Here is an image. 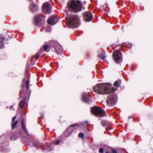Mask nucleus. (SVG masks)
<instances>
[{
	"label": "nucleus",
	"mask_w": 153,
	"mask_h": 153,
	"mask_svg": "<svg viewBox=\"0 0 153 153\" xmlns=\"http://www.w3.org/2000/svg\"><path fill=\"white\" fill-rule=\"evenodd\" d=\"M26 100V98L25 97L23 99V100L20 101L19 103V105L20 108H23L25 105Z\"/></svg>",
	"instance_id": "15"
},
{
	"label": "nucleus",
	"mask_w": 153,
	"mask_h": 153,
	"mask_svg": "<svg viewBox=\"0 0 153 153\" xmlns=\"http://www.w3.org/2000/svg\"><path fill=\"white\" fill-rule=\"evenodd\" d=\"M127 153H128V152Z\"/></svg>",
	"instance_id": "44"
},
{
	"label": "nucleus",
	"mask_w": 153,
	"mask_h": 153,
	"mask_svg": "<svg viewBox=\"0 0 153 153\" xmlns=\"http://www.w3.org/2000/svg\"><path fill=\"white\" fill-rule=\"evenodd\" d=\"M94 91L100 94H107L115 91L110 83H100L97 85L94 88Z\"/></svg>",
	"instance_id": "1"
},
{
	"label": "nucleus",
	"mask_w": 153,
	"mask_h": 153,
	"mask_svg": "<svg viewBox=\"0 0 153 153\" xmlns=\"http://www.w3.org/2000/svg\"><path fill=\"white\" fill-rule=\"evenodd\" d=\"M48 14L51 13L52 11V7L50 4L48 3Z\"/></svg>",
	"instance_id": "21"
},
{
	"label": "nucleus",
	"mask_w": 153,
	"mask_h": 153,
	"mask_svg": "<svg viewBox=\"0 0 153 153\" xmlns=\"http://www.w3.org/2000/svg\"><path fill=\"white\" fill-rule=\"evenodd\" d=\"M42 48L45 51L47 52L48 49V45H46L43 46Z\"/></svg>",
	"instance_id": "22"
},
{
	"label": "nucleus",
	"mask_w": 153,
	"mask_h": 153,
	"mask_svg": "<svg viewBox=\"0 0 153 153\" xmlns=\"http://www.w3.org/2000/svg\"><path fill=\"white\" fill-rule=\"evenodd\" d=\"M0 39H1V40H4V37H1Z\"/></svg>",
	"instance_id": "35"
},
{
	"label": "nucleus",
	"mask_w": 153,
	"mask_h": 153,
	"mask_svg": "<svg viewBox=\"0 0 153 153\" xmlns=\"http://www.w3.org/2000/svg\"><path fill=\"white\" fill-rule=\"evenodd\" d=\"M99 152L100 153H103L104 152L103 149L102 148H100L99 149Z\"/></svg>",
	"instance_id": "26"
},
{
	"label": "nucleus",
	"mask_w": 153,
	"mask_h": 153,
	"mask_svg": "<svg viewBox=\"0 0 153 153\" xmlns=\"http://www.w3.org/2000/svg\"><path fill=\"white\" fill-rule=\"evenodd\" d=\"M10 109H13V110H14V109L13 108V105H11V106H10Z\"/></svg>",
	"instance_id": "36"
},
{
	"label": "nucleus",
	"mask_w": 153,
	"mask_h": 153,
	"mask_svg": "<svg viewBox=\"0 0 153 153\" xmlns=\"http://www.w3.org/2000/svg\"><path fill=\"white\" fill-rule=\"evenodd\" d=\"M121 83V81L120 80L116 81L114 83V85L117 87H119Z\"/></svg>",
	"instance_id": "20"
},
{
	"label": "nucleus",
	"mask_w": 153,
	"mask_h": 153,
	"mask_svg": "<svg viewBox=\"0 0 153 153\" xmlns=\"http://www.w3.org/2000/svg\"><path fill=\"white\" fill-rule=\"evenodd\" d=\"M82 100L84 102L87 103H90L92 102L89 98V95L85 93H82Z\"/></svg>",
	"instance_id": "9"
},
{
	"label": "nucleus",
	"mask_w": 153,
	"mask_h": 153,
	"mask_svg": "<svg viewBox=\"0 0 153 153\" xmlns=\"http://www.w3.org/2000/svg\"><path fill=\"white\" fill-rule=\"evenodd\" d=\"M16 116H15L13 117V118L12 119V121L13 122L14 121V120H16Z\"/></svg>",
	"instance_id": "30"
},
{
	"label": "nucleus",
	"mask_w": 153,
	"mask_h": 153,
	"mask_svg": "<svg viewBox=\"0 0 153 153\" xmlns=\"http://www.w3.org/2000/svg\"><path fill=\"white\" fill-rule=\"evenodd\" d=\"M79 126L78 125L74 124L70 126L67 130L68 133H70L73 130L76 129H78L79 128Z\"/></svg>",
	"instance_id": "13"
},
{
	"label": "nucleus",
	"mask_w": 153,
	"mask_h": 153,
	"mask_svg": "<svg viewBox=\"0 0 153 153\" xmlns=\"http://www.w3.org/2000/svg\"><path fill=\"white\" fill-rule=\"evenodd\" d=\"M26 88L27 90V91L29 88V85H26Z\"/></svg>",
	"instance_id": "34"
},
{
	"label": "nucleus",
	"mask_w": 153,
	"mask_h": 153,
	"mask_svg": "<svg viewBox=\"0 0 153 153\" xmlns=\"http://www.w3.org/2000/svg\"><path fill=\"white\" fill-rule=\"evenodd\" d=\"M40 51H39L38 53H36V55L34 56L35 58L37 59L38 57L40 56Z\"/></svg>",
	"instance_id": "24"
},
{
	"label": "nucleus",
	"mask_w": 153,
	"mask_h": 153,
	"mask_svg": "<svg viewBox=\"0 0 153 153\" xmlns=\"http://www.w3.org/2000/svg\"><path fill=\"white\" fill-rule=\"evenodd\" d=\"M29 8L32 12H36L38 9V6L33 2H31Z\"/></svg>",
	"instance_id": "11"
},
{
	"label": "nucleus",
	"mask_w": 153,
	"mask_h": 153,
	"mask_svg": "<svg viewBox=\"0 0 153 153\" xmlns=\"http://www.w3.org/2000/svg\"><path fill=\"white\" fill-rule=\"evenodd\" d=\"M18 120H17L16 121H13L11 123V126L12 127V129L13 130L14 129V128H15L16 126V125L18 124Z\"/></svg>",
	"instance_id": "19"
},
{
	"label": "nucleus",
	"mask_w": 153,
	"mask_h": 153,
	"mask_svg": "<svg viewBox=\"0 0 153 153\" xmlns=\"http://www.w3.org/2000/svg\"><path fill=\"white\" fill-rule=\"evenodd\" d=\"M79 137L81 138H83L84 137V134L82 132H80L78 135Z\"/></svg>",
	"instance_id": "23"
},
{
	"label": "nucleus",
	"mask_w": 153,
	"mask_h": 153,
	"mask_svg": "<svg viewBox=\"0 0 153 153\" xmlns=\"http://www.w3.org/2000/svg\"><path fill=\"white\" fill-rule=\"evenodd\" d=\"M97 57H98L101 58L102 59H103L104 61H106H106V60H105V59L106 57L104 55V53H102V52H101V53L100 54H99Z\"/></svg>",
	"instance_id": "18"
},
{
	"label": "nucleus",
	"mask_w": 153,
	"mask_h": 153,
	"mask_svg": "<svg viewBox=\"0 0 153 153\" xmlns=\"http://www.w3.org/2000/svg\"><path fill=\"white\" fill-rule=\"evenodd\" d=\"M30 93H29V95H30Z\"/></svg>",
	"instance_id": "42"
},
{
	"label": "nucleus",
	"mask_w": 153,
	"mask_h": 153,
	"mask_svg": "<svg viewBox=\"0 0 153 153\" xmlns=\"http://www.w3.org/2000/svg\"><path fill=\"white\" fill-rule=\"evenodd\" d=\"M30 0V1H31L32 0Z\"/></svg>",
	"instance_id": "43"
},
{
	"label": "nucleus",
	"mask_w": 153,
	"mask_h": 153,
	"mask_svg": "<svg viewBox=\"0 0 153 153\" xmlns=\"http://www.w3.org/2000/svg\"><path fill=\"white\" fill-rule=\"evenodd\" d=\"M113 55L114 61L117 63H119L122 62V55L119 51L117 50L113 52Z\"/></svg>",
	"instance_id": "6"
},
{
	"label": "nucleus",
	"mask_w": 153,
	"mask_h": 153,
	"mask_svg": "<svg viewBox=\"0 0 153 153\" xmlns=\"http://www.w3.org/2000/svg\"><path fill=\"white\" fill-rule=\"evenodd\" d=\"M4 47V44L3 43H2V44L0 45V48L1 49L3 47Z\"/></svg>",
	"instance_id": "29"
},
{
	"label": "nucleus",
	"mask_w": 153,
	"mask_h": 153,
	"mask_svg": "<svg viewBox=\"0 0 153 153\" xmlns=\"http://www.w3.org/2000/svg\"><path fill=\"white\" fill-rule=\"evenodd\" d=\"M108 128H109V129H111V128L110 127H109Z\"/></svg>",
	"instance_id": "40"
},
{
	"label": "nucleus",
	"mask_w": 153,
	"mask_h": 153,
	"mask_svg": "<svg viewBox=\"0 0 153 153\" xmlns=\"http://www.w3.org/2000/svg\"><path fill=\"white\" fill-rule=\"evenodd\" d=\"M47 22L48 23V19L47 20Z\"/></svg>",
	"instance_id": "41"
},
{
	"label": "nucleus",
	"mask_w": 153,
	"mask_h": 153,
	"mask_svg": "<svg viewBox=\"0 0 153 153\" xmlns=\"http://www.w3.org/2000/svg\"><path fill=\"white\" fill-rule=\"evenodd\" d=\"M91 111L92 113L96 116L103 117L105 115L104 111L100 107H93L91 108Z\"/></svg>",
	"instance_id": "5"
},
{
	"label": "nucleus",
	"mask_w": 153,
	"mask_h": 153,
	"mask_svg": "<svg viewBox=\"0 0 153 153\" xmlns=\"http://www.w3.org/2000/svg\"><path fill=\"white\" fill-rule=\"evenodd\" d=\"M125 43H123V44H120V45H119L120 46V45H121V46H123V45L125 44Z\"/></svg>",
	"instance_id": "38"
},
{
	"label": "nucleus",
	"mask_w": 153,
	"mask_h": 153,
	"mask_svg": "<svg viewBox=\"0 0 153 153\" xmlns=\"http://www.w3.org/2000/svg\"><path fill=\"white\" fill-rule=\"evenodd\" d=\"M111 153L106 152V153H117L116 151L114 149H112L111 150Z\"/></svg>",
	"instance_id": "25"
},
{
	"label": "nucleus",
	"mask_w": 153,
	"mask_h": 153,
	"mask_svg": "<svg viewBox=\"0 0 153 153\" xmlns=\"http://www.w3.org/2000/svg\"><path fill=\"white\" fill-rule=\"evenodd\" d=\"M83 16L86 22L90 21L93 18L91 13L89 12H85L83 14Z\"/></svg>",
	"instance_id": "10"
},
{
	"label": "nucleus",
	"mask_w": 153,
	"mask_h": 153,
	"mask_svg": "<svg viewBox=\"0 0 153 153\" xmlns=\"http://www.w3.org/2000/svg\"><path fill=\"white\" fill-rule=\"evenodd\" d=\"M51 48L52 51H56L57 53L62 50V46L57 42L50 40L48 42V51Z\"/></svg>",
	"instance_id": "4"
},
{
	"label": "nucleus",
	"mask_w": 153,
	"mask_h": 153,
	"mask_svg": "<svg viewBox=\"0 0 153 153\" xmlns=\"http://www.w3.org/2000/svg\"><path fill=\"white\" fill-rule=\"evenodd\" d=\"M21 124L22 129L25 131V133L27 134V135H29L28 134L26 130V128L24 125L23 120H22Z\"/></svg>",
	"instance_id": "17"
},
{
	"label": "nucleus",
	"mask_w": 153,
	"mask_h": 153,
	"mask_svg": "<svg viewBox=\"0 0 153 153\" xmlns=\"http://www.w3.org/2000/svg\"><path fill=\"white\" fill-rule=\"evenodd\" d=\"M67 24L70 27H76L80 24L79 17L76 15H71L66 17Z\"/></svg>",
	"instance_id": "3"
},
{
	"label": "nucleus",
	"mask_w": 153,
	"mask_h": 153,
	"mask_svg": "<svg viewBox=\"0 0 153 153\" xmlns=\"http://www.w3.org/2000/svg\"><path fill=\"white\" fill-rule=\"evenodd\" d=\"M60 143V141L59 140H58L56 141L55 143L56 145H58Z\"/></svg>",
	"instance_id": "31"
},
{
	"label": "nucleus",
	"mask_w": 153,
	"mask_h": 153,
	"mask_svg": "<svg viewBox=\"0 0 153 153\" xmlns=\"http://www.w3.org/2000/svg\"><path fill=\"white\" fill-rule=\"evenodd\" d=\"M41 15L39 14H37L35 16L34 22L36 25H39V24L41 21Z\"/></svg>",
	"instance_id": "12"
},
{
	"label": "nucleus",
	"mask_w": 153,
	"mask_h": 153,
	"mask_svg": "<svg viewBox=\"0 0 153 153\" xmlns=\"http://www.w3.org/2000/svg\"><path fill=\"white\" fill-rule=\"evenodd\" d=\"M23 94V91H22V90L20 92V97H22V95Z\"/></svg>",
	"instance_id": "28"
},
{
	"label": "nucleus",
	"mask_w": 153,
	"mask_h": 153,
	"mask_svg": "<svg viewBox=\"0 0 153 153\" xmlns=\"http://www.w3.org/2000/svg\"><path fill=\"white\" fill-rule=\"evenodd\" d=\"M42 10L43 12L45 14H48V2L45 3L42 7Z\"/></svg>",
	"instance_id": "14"
},
{
	"label": "nucleus",
	"mask_w": 153,
	"mask_h": 153,
	"mask_svg": "<svg viewBox=\"0 0 153 153\" xmlns=\"http://www.w3.org/2000/svg\"><path fill=\"white\" fill-rule=\"evenodd\" d=\"M68 7V9L74 12H78L84 9V7L81 4V2L77 0H71L69 2Z\"/></svg>",
	"instance_id": "2"
},
{
	"label": "nucleus",
	"mask_w": 153,
	"mask_h": 153,
	"mask_svg": "<svg viewBox=\"0 0 153 153\" xmlns=\"http://www.w3.org/2000/svg\"><path fill=\"white\" fill-rule=\"evenodd\" d=\"M33 146L35 147L40 146H42V144L38 141H35L33 143Z\"/></svg>",
	"instance_id": "16"
},
{
	"label": "nucleus",
	"mask_w": 153,
	"mask_h": 153,
	"mask_svg": "<svg viewBox=\"0 0 153 153\" xmlns=\"http://www.w3.org/2000/svg\"><path fill=\"white\" fill-rule=\"evenodd\" d=\"M30 83V81L29 80H27L26 82V85H29Z\"/></svg>",
	"instance_id": "27"
},
{
	"label": "nucleus",
	"mask_w": 153,
	"mask_h": 153,
	"mask_svg": "<svg viewBox=\"0 0 153 153\" xmlns=\"http://www.w3.org/2000/svg\"><path fill=\"white\" fill-rule=\"evenodd\" d=\"M58 18L56 16L53 15L48 19V24L53 25L56 24L58 21Z\"/></svg>",
	"instance_id": "8"
},
{
	"label": "nucleus",
	"mask_w": 153,
	"mask_h": 153,
	"mask_svg": "<svg viewBox=\"0 0 153 153\" xmlns=\"http://www.w3.org/2000/svg\"><path fill=\"white\" fill-rule=\"evenodd\" d=\"M45 31L46 32H47L48 31V29L47 28H46L45 29Z\"/></svg>",
	"instance_id": "37"
},
{
	"label": "nucleus",
	"mask_w": 153,
	"mask_h": 153,
	"mask_svg": "<svg viewBox=\"0 0 153 153\" xmlns=\"http://www.w3.org/2000/svg\"><path fill=\"white\" fill-rule=\"evenodd\" d=\"M117 96L114 93H112L109 96L107 101L108 105H113L116 102Z\"/></svg>",
	"instance_id": "7"
},
{
	"label": "nucleus",
	"mask_w": 153,
	"mask_h": 153,
	"mask_svg": "<svg viewBox=\"0 0 153 153\" xmlns=\"http://www.w3.org/2000/svg\"><path fill=\"white\" fill-rule=\"evenodd\" d=\"M48 32H50V31H51V28L48 26Z\"/></svg>",
	"instance_id": "33"
},
{
	"label": "nucleus",
	"mask_w": 153,
	"mask_h": 153,
	"mask_svg": "<svg viewBox=\"0 0 153 153\" xmlns=\"http://www.w3.org/2000/svg\"><path fill=\"white\" fill-rule=\"evenodd\" d=\"M50 148V147L48 146V151H51L53 149V148H51V149H49Z\"/></svg>",
	"instance_id": "32"
},
{
	"label": "nucleus",
	"mask_w": 153,
	"mask_h": 153,
	"mask_svg": "<svg viewBox=\"0 0 153 153\" xmlns=\"http://www.w3.org/2000/svg\"><path fill=\"white\" fill-rule=\"evenodd\" d=\"M105 5H106V6H107L108 5V4H107V3H106V4H105Z\"/></svg>",
	"instance_id": "39"
}]
</instances>
